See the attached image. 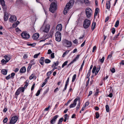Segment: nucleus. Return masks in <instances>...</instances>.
<instances>
[{
  "instance_id": "40",
  "label": "nucleus",
  "mask_w": 124,
  "mask_h": 124,
  "mask_svg": "<svg viewBox=\"0 0 124 124\" xmlns=\"http://www.w3.org/2000/svg\"><path fill=\"white\" fill-rule=\"evenodd\" d=\"M104 57L103 56L102 59H100V61L101 63H103L104 61Z\"/></svg>"
},
{
  "instance_id": "46",
  "label": "nucleus",
  "mask_w": 124,
  "mask_h": 124,
  "mask_svg": "<svg viewBox=\"0 0 124 124\" xmlns=\"http://www.w3.org/2000/svg\"><path fill=\"white\" fill-rule=\"evenodd\" d=\"M119 34H120V33H118V34L117 35H116L114 37V38H113V40H114L116 39L117 38L118 36H119Z\"/></svg>"
},
{
  "instance_id": "42",
  "label": "nucleus",
  "mask_w": 124,
  "mask_h": 124,
  "mask_svg": "<svg viewBox=\"0 0 124 124\" xmlns=\"http://www.w3.org/2000/svg\"><path fill=\"white\" fill-rule=\"evenodd\" d=\"M40 92V90H39L37 91V93L36 94V96H38L39 95Z\"/></svg>"
},
{
  "instance_id": "28",
  "label": "nucleus",
  "mask_w": 124,
  "mask_h": 124,
  "mask_svg": "<svg viewBox=\"0 0 124 124\" xmlns=\"http://www.w3.org/2000/svg\"><path fill=\"white\" fill-rule=\"evenodd\" d=\"M58 63L59 62L58 61H57L56 62H54V64L52 65V67H55V66H57L58 65Z\"/></svg>"
},
{
  "instance_id": "12",
  "label": "nucleus",
  "mask_w": 124,
  "mask_h": 124,
  "mask_svg": "<svg viewBox=\"0 0 124 124\" xmlns=\"http://www.w3.org/2000/svg\"><path fill=\"white\" fill-rule=\"evenodd\" d=\"M78 99L77 98H76L74 100L73 103L71 104L70 105V108H72L75 107L76 105V102Z\"/></svg>"
},
{
  "instance_id": "18",
  "label": "nucleus",
  "mask_w": 124,
  "mask_h": 124,
  "mask_svg": "<svg viewBox=\"0 0 124 124\" xmlns=\"http://www.w3.org/2000/svg\"><path fill=\"white\" fill-rule=\"evenodd\" d=\"M34 60H32L31 61L30 63L31 64H29V66L28 68L27 69V71H28L31 68V66L35 64V63L34 62Z\"/></svg>"
},
{
  "instance_id": "14",
  "label": "nucleus",
  "mask_w": 124,
  "mask_h": 124,
  "mask_svg": "<svg viewBox=\"0 0 124 124\" xmlns=\"http://www.w3.org/2000/svg\"><path fill=\"white\" fill-rule=\"evenodd\" d=\"M4 21H6L8 20L9 17L8 14L6 12H4Z\"/></svg>"
},
{
  "instance_id": "64",
  "label": "nucleus",
  "mask_w": 124,
  "mask_h": 124,
  "mask_svg": "<svg viewBox=\"0 0 124 124\" xmlns=\"http://www.w3.org/2000/svg\"><path fill=\"white\" fill-rule=\"evenodd\" d=\"M35 83H34L33 85H32L31 88V91H32L33 90L35 86Z\"/></svg>"
},
{
  "instance_id": "50",
  "label": "nucleus",
  "mask_w": 124,
  "mask_h": 124,
  "mask_svg": "<svg viewBox=\"0 0 124 124\" xmlns=\"http://www.w3.org/2000/svg\"><path fill=\"white\" fill-rule=\"evenodd\" d=\"M1 62L3 64H5L7 62H6V61L4 59H2Z\"/></svg>"
},
{
  "instance_id": "26",
  "label": "nucleus",
  "mask_w": 124,
  "mask_h": 124,
  "mask_svg": "<svg viewBox=\"0 0 124 124\" xmlns=\"http://www.w3.org/2000/svg\"><path fill=\"white\" fill-rule=\"evenodd\" d=\"M70 51L69 50H67L65 52H64L62 56V57H64L66 55H67L69 52Z\"/></svg>"
},
{
  "instance_id": "22",
  "label": "nucleus",
  "mask_w": 124,
  "mask_h": 124,
  "mask_svg": "<svg viewBox=\"0 0 124 124\" xmlns=\"http://www.w3.org/2000/svg\"><path fill=\"white\" fill-rule=\"evenodd\" d=\"M2 73L4 75H6L7 74V71L6 70V69H2L1 71Z\"/></svg>"
},
{
  "instance_id": "7",
  "label": "nucleus",
  "mask_w": 124,
  "mask_h": 124,
  "mask_svg": "<svg viewBox=\"0 0 124 124\" xmlns=\"http://www.w3.org/2000/svg\"><path fill=\"white\" fill-rule=\"evenodd\" d=\"M21 35L23 38L25 39H29L30 36L29 34L25 31H23L21 33Z\"/></svg>"
},
{
  "instance_id": "43",
  "label": "nucleus",
  "mask_w": 124,
  "mask_h": 124,
  "mask_svg": "<svg viewBox=\"0 0 124 124\" xmlns=\"http://www.w3.org/2000/svg\"><path fill=\"white\" fill-rule=\"evenodd\" d=\"M40 54V53H39L38 54H35L34 56H33V57L34 58H37L38 57V56Z\"/></svg>"
},
{
  "instance_id": "6",
  "label": "nucleus",
  "mask_w": 124,
  "mask_h": 124,
  "mask_svg": "<svg viewBox=\"0 0 124 124\" xmlns=\"http://www.w3.org/2000/svg\"><path fill=\"white\" fill-rule=\"evenodd\" d=\"M92 12V9L90 8H88L86 9L85 13L87 18H89L91 16Z\"/></svg>"
},
{
  "instance_id": "32",
  "label": "nucleus",
  "mask_w": 124,
  "mask_h": 124,
  "mask_svg": "<svg viewBox=\"0 0 124 124\" xmlns=\"http://www.w3.org/2000/svg\"><path fill=\"white\" fill-rule=\"evenodd\" d=\"M105 107L107 112H108L109 111V107L108 105H106Z\"/></svg>"
},
{
  "instance_id": "62",
  "label": "nucleus",
  "mask_w": 124,
  "mask_h": 124,
  "mask_svg": "<svg viewBox=\"0 0 124 124\" xmlns=\"http://www.w3.org/2000/svg\"><path fill=\"white\" fill-rule=\"evenodd\" d=\"M15 75V74L14 73H12L11 74V77L12 78H14V76Z\"/></svg>"
},
{
  "instance_id": "53",
  "label": "nucleus",
  "mask_w": 124,
  "mask_h": 124,
  "mask_svg": "<svg viewBox=\"0 0 124 124\" xmlns=\"http://www.w3.org/2000/svg\"><path fill=\"white\" fill-rule=\"evenodd\" d=\"M34 75L33 74H32L30 76L29 78V79L30 80H31L34 77Z\"/></svg>"
},
{
  "instance_id": "4",
  "label": "nucleus",
  "mask_w": 124,
  "mask_h": 124,
  "mask_svg": "<svg viewBox=\"0 0 124 124\" xmlns=\"http://www.w3.org/2000/svg\"><path fill=\"white\" fill-rule=\"evenodd\" d=\"M49 27L48 25L45 26L43 25L41 28L40 30L42 31L47 33L49 31Z\"/></svg>"
},
{
  "instance_id": "1",
  "label": "nucleus",
  "mask_w": 124,
  "mask_h": 124,
  "mask_svg": "<svg viewBox=\"0 0 124 124\" xmlns=\"http://www.w3.org/2000/svg\"><path fill=\"white\" fill-rule=\"evenodd\" d=\"M74 3V0H70L69 3H68L66 5L63 11V13L66 15L70 9V8L73 5Z\"/></svg>"
},
{
  "instance_id": "34",
  "label": "nucleus",
  "mask_w": 124,
  "mask_h": 124,
  "mask_svg": "<svg viewBox=\"0 0 124 124\" xmlns=\"http://www.w3.org/2000/svg\"><path fill=\"white\" fill-rule=\"evenodd\" d=\"M45 62L46 63H48L51 62V61L49 59H47L45 60Z\"/></svg>"
},
{
  "instance_id": "48",
  "label": "nucleus",
  "mask_w": 124,
  "mask_h": 124,
  "mask_svg": "<svg viewBox=\"0 0 124 124\" xmlns=\"http://www.w3.org/2000/svg\"><path fill=\"white\" fill-rule=\"evenodd\" d=\"M8 118L7 117L5 118L3 120V122L4 123H6L8 121Z\"/></svg>"
},
{
  "instance_id": "27",
  "label": "nucleus",
  "mask_w": 124,
  "mask_h": 124,
  "mask_svg": "<svg viewBox=\"0 0 124 124\" xmlns=\"http://www.w3.org/2000/svg\"><path fill=\"white\" fill-rule=\"evenodd\" d=\"M4 58H5L6 61V62H7L9 61L10 59L9 57L7 56H4Z\"/></svg>"
},
{
  "instance_id": "21",
  "label": "nucleus",
  "mask_w": 124,
  "mask_h": 124,
  "mask_svg": "<svg viewBox=\"0 0 124 124\" xmlns=\"http://www.w3.org/2000/svg\"><path fill=\"white\" fill-rule=\"evenodd\" d=\"M110 1H107L106 2V7L107 9H109L110 7Z\"/></svg>"
},
{
  "instance_id": "41",
  "label": "nucleus",
  "mask_w": 124,
  "mask_h": 124,
  "mask_svg": "<svg viewBox=\"0 0 124 124\" xmlns=\"http://www.w3.org/2000/svg\"><path fill=\"white\" fill-rule=\"evenodd\" d=\"M80 101H79V102L78 103V104H77V106L76 107V109L77 110L80 107Z\"/></svg>"
},
{
  "instance_id": "13",
  "label": "nucleus",
  "mask_w": 124,
  "mask_h": 124,
  "mask_svg": "<svg viewBox=\"0 0 124 124\" xmlns=\"http://www.w3.org/2000/svg\"><path fill=\"white\" fill-rule=\"evenodd\" d=\"M58 116V115H56L53 117L50 121L51 123L52 124H54L56 121V119H57Z\"/></svg>"
},
{
  "instance_id": "17",
  "label": "nucleus",
  "mask_w": 124,
  "mask_h": 124,
  "mask_svg": "<svg viewBox=\"0 0 124 124\" xmlns=\"http://www.w3.org/2000/svg\"><path fill=\"white\" fill-rule=\"evenodd\" d=\"M39 35L38 33H36L34 34L32 36V38L33 39H37L39 37Z\"/></svg>"
},
{
  "instance_id": "35",
  "label": "nucleus",
  "mask_w": 124,
  "mask_h": 124,
  "mask_svg": "<svg viewBox=\"0 0 124 124\" xmlns=\"http://www.w3.org/2000/svg\"><path fill=\"white\" fill-rule=\"evenodd\" d=\"M16 3L17 4H20L23 3V1L22 0H17Z\"/></svg>"
},
{
  "instance_id": "59",
  "label": "nucleus",
  "mask_w": 124,
  "mask_h": 124,
  "mask_svg": "<svg viewBox=\"0 0 124 124\" xmlns=\"http://www.w3.org/2000/svg\"><path fill=\"white\" fill-rule=\"evenodd\" d=\"M51 57L52 58H54V53H53L51 54Z\"/></svg>"
},
{
  "instance_id": "51",
  "label": "nucleus",
  "mask_w": 124,
  "mask_h": 124,
  "mask_svg": "<svg viewBox=\"0 0 124 124\" xmlns=\"http://www.w3.org/2000/svg\"><path fill=\"white\" fill-rule=\"evenodd\" d=\"M53 34L51 33H49V34L48 35V37H47V38H46V39L47 38H49L50 37H52V35Z\"/></svg>"
},
{
  "instance_id": "9",
  "label": "nucleus",
  "mask_w": 124,
  "mask_h": 124,
  "mask_svg": "<svg viewBox=\"0 0 124 124\" xmlns=\"http://www.w3.org/2000/svg\"><path fill=\"white\" fill-rule=\"evenodd\" d=\"M24 90V89L23 87H20L18 88L17 90L15 93V94L17 95H19L20 93V92L21 91L22 92H23Z\"/></svg>"
},
{
  "instance_id": "57",
  "label": "nucleus",
  "mask_w": 124,
  "mask_h": 124,
  "mask_svg": "<svg viewBox=\"0 0 124 124\" xmlns=\"http://www.w3.org/2000/svg\"><path fill=\"white\" fill-rule=\"evenodd\" d=\"M50 106V105H49L47 108H46L44 109V110L46 111H47L48 110Z\"/></svg>"
},
{
  "instance_id": "52",
  "label": "nucleus",
  "mask_w": 124,
  "mask_h": 124,
  "mask_svg": "<svg viewBox=\"0 0 124 124\" xmlns=\"http://www.w3.org/2000/svg\"><path fill=\"white\" fill-rule=\"evenodd\" d=\"M88 78V80L86 83V87H87V86H88V85L89 84V81H90V78Z\"/></svg>"
},
{
  "instance_id": "24",
  "label": "nucleus",
  "mask_w": 124,
  "mask_h": 124,
  "mask_svg": "<svg viewBox=\"0 0 124 124\" xmlns=\"http://www.w3.org/2000/svg\"><path fill=\"white\" fill-rule=\"evenodd\" d=\"M84 2L86 5H89L90 4V1L88 0H84Z\"/></svg>"
},
{
  "instance_id": "49",
  "label": "nucleus",
  "mask_w": 124,
  "mask_h": 124,
  "mask_svg": "<svg viewBox=\"0 0 124 124\" xmlns=\"http://www.w3.org/2000/svg\"><path fill=\"white\" fill-rule=\"evenodd\" d=\"M63 120V118L62 117L61 118L59 119L58 121V122L61 123H62V122Z\"/></svg>"
},
{
  "instance_id": "8",
  "label": "nucleus",
  "mask_w": 124,
  "mask_h": 124,
  "mask_svg": "<svg viewBox=\"0 0 124 124\" xmlns=\"http://www.w3.org/2000/svg\"><path fill=\"white\" fill-rule=\"evenodd\" d=\"M17 120L18 117L17 116H14L11 118L9 122V124H14L17 122Z\"/></svg>"
},
{
  "instance_id": "45",
  "label": "nucleus",
  "mask_w": 124,
  "mask_h": 124,
  "mask_svg": "<svg viewBox=\"0 0 124 124\" xmlns=\"http://www.w3.org/2000/svg\"><path fill=\"white\" fill-rule=\"evenodd\" d=\"M68 116V115L67 114L65 115L64 116V122H66V121Z\"/></svg>"
},
{
  "instance_id": "29",
  "label": "nucleus",
  "mask_w": 124,
  "mask_h": 124,
  "mask_svg": "<svg viewBox=\"0 0 124 124\" xmlns=\"http://www.w3.org/2000/svg\"><path fill=\"white\" fill-rule=\"evenodd\" d=\"M76 77V74H74V75L72 77V82H73L74 81Z\"/></svg>"
},
{
  "instance_id": "36",
  "label": "nucleus",
  "mask_w": 124,
  "mask_h": 124,
  "mask_svg": "<svg viewBox=\"0 0 124 124\" xmlns=\"http://www.w3.org/2000/svg\"><path fill=\"white\" fill-rule=\"evenodd\" d=\"M68 63V61H65L62 64V68H63L66 65H67V64Z\"/></svg>"
},
{
  "instance_id": "37",
  "label": "nucleus",
  "mask_w": 124,
  "mask_h": 124,
  "mask_svg": "<svg viewBox=\"0 0 124 124\" xmlns=\"http://www.w3.org/2000/svg\"><path fill=\"white\" fill-rule=\"evenodd\" d=\"M96 66H94L93 67L92 70V72L93 73H95V71L96 70Z\"/></svg>"
},
{
  "instance_id": "61",
  "label": "nucleus",
  "mask_w": 124,
  "mask_h": 124,
  "mask_svg": "<svg viewBox=\"0 0 124 124\" xmlns=\"http://www.w3.org/2000/svg\"><path fill=\"white\" fill-rule=\"evenodd\" d=\"M96 46H94L93 47V50L92 51V52H93L96 49Z\"/></svg>"
},
{
  "instance_id": "60",
  "label": "nucleus",
  "mask_w": 124,
  "mask_h": 124,
  "mask_svg": "<svg viewBox=\"0 0 124 124\" xmlns=\"http://www.w3.org/2000/svg\"><path fill=\"white\" fill-rule=\"evenodd\" d=\"M11 78V76H10V75H9L8 76L6 77L5 78L7 80H8L10 79Z\"/></svg>"
},
{
  "instance_id": "63",
  "label": "nucleus",
  "mask_w": 124,
  "mask_h": 124,
  "mask_svg": "<svg viewBox=\"0 0 124 124\" xmlns=\"http://www.w3.org/2000/svg\"><path fill=\"white\" fill-rule=\"evenodd\" d=\"M73 42L74 44H77L78 43V40L77 39H75L73 41Z\"/></svg>"
},
{
  "instance_id": "33",
  "label": "nucleus",
  "mask_w": 124,
  "mask_h": 124,
  "mask_svg": "<svg viewBox=\"0 0 124 124\" xmlns=\"http://www.w3.org/2000/svg\"><path fill=\"white\" fill-rule=\"evenodd\" d=\"M119 24V20H117L116 21V22L115 24V26L116 27H118V26Z\"/></svg>"
},
{
  "instance_id": "5",
  "label": "nucleus",
  "mask_w": 124,
  "mask_h": 124,
  "mask_svg": "<svg viewBox=\"0 0 124 124\" xmlns=\"http://www.w3.org/2000/svg\"><path fill=\"white\" fill-rule=\"evenodd\" d=\"M61 33L59 31H57L55 34V40L58 42H60L61 40Z\"/></svg>"
},
{
  "instance_id": "16",
  "label": "nucleus",
  "mask_w": 124,
  "mask_h": 124,
  "mask_svg": "<svg viewBox=\"0 0 124 124\" xmlns=\"http://www.w3.org/2000/svg\"><path fill=\"white\" fill-rule=\"evenodd\" d=\"M62 28V25L60 24H58L56 26V29L59 31H61Z\"/></svg>"
},
{
  "instance_id": "10",
  "label": "nucleus",
  "mask_w": 124,
  "mask_h": 124,
  "mask_svg": "<svg viewBox=\"0 0 124 124\" xmlns=\"http://www.w3.org/2000/svg\"><path fill=\"white\" fill-rule=\"evenodd\" d=\"M63 42L64 44L66 45L67 47H70L72 45L71 42V41H68L67 40L64 39L63 41Z\"/></svg>"
},
{
  "instance_id": "15",
  "label": "nucleus",
  "mask_w": 124,
  "mask_h": 124,
  "mask_svg": "<svg viewBox=\"0 0 124 124\" xmlns=\"http://www.w3.org/2000/svg\"><path fill=\"white\" fill-rule=\"evenodd\" d=\"M0 4L2 5L4 10H6L5 2L4 0H0Z\"/></svg>"
},
{
  "instance_id": "38",
  "label": "nucleus",
  "mask_w": 124,
  "mask_h": 124,
  "mask_svg": "<svg viewBox=\"0 0 124 124\" xmlns=\"http://www.w3.org/2000/svg\"><path fill=\"white\" fill-rule=\"evenodd\" d=\"M27 45H28L29 46H34L36 45V44L35 43H34L32 44H27Z\"/></svg>"
},
{
  "instance_id": "23",
  "label": "nucleus",
  "mask_w": 124,
  "mask_h": 124,
  "mask_svg": "<svg viewBox=\"0 0 124 124\" xmlns=\"http://www.w3.org/2000/svg\"><path fill=\"white\" fill-rule=\"evenodd\" d=\"M96 24V23L95 22H93L91 27V29L93 31L95 28Z\"/></svg>"
},
{
  "instance_id": "56",
  "label": "nucleus",
  "mask_w": 124,
  "mask_h": 124,
  "mask_svg": "<svg viewBox=\"0 0 124 124\" xmlns=\"http://www.w3.org/2000/svg\"><path fill=\"white\" fill-rule=\"evenodd\" d=\"M59 104V103L58 102H57V104H56L55 105V106L54 108L53 109V110H54L55 109H56V108H57V107H58V106Z\"/></svg>"
},
{
  "instance_id": "39",
  "label": "nucleus",
  "mask_w": 124,
  "mask_h": 124,
  "mask_svg": "<svg viewBox=\"0 0 124 124\" xmlns=\"http://www.w3.org/2000/svg\"><path fill=\"white\" fill-rule=\"evenodd\" d=\"M91 72V71L89 70L88 72L87 75V77H86L87 78H89L90 76Z\"/></svg>"
},
{
  "instance_id": "3",
  "label": "nucleus",
  "mask_w": 124,
  "mask_h": 124,
  "mask_svg": "<svg viewBox=\"0 0 124 124\" xmlns=\"http://www.w3.org/2000/svg\"><path fill=\"white\" fill-rule=\"evenodd\" d=\"M91 24V21L87 19H85L83 23V27L85 29L88 28Z\"/></svg>"
},
{
  "instance_id": "20",
  "label": "nucleus",
  "mask_w": 124,
  "mask_h": 124,
  "mask_svg": "<svg viewBox=\"0 0 124 124\" xmlns=\"http://www.w3.org/2000/svg\"><path fill=\"white\" fill-rule=\"evenodd\" d=\"M26 71V69L25 67L23 66L22 68L20 70V72L23 73H24Z\"/></svg>"
},
{
  "instance_id": "44",
  "label": "nucleus",
  "mask_w": 124,
  "mask_h": 124,
  "mask_svg": "<svg viewBox=\"0 0 124 124\" xmlns=\"http://www.w3.org/2000/svg\"><path fill=\"white\" fill-rule=\"evenodd\" d=\"M100 67L99 68L97 69L96 70V71L95 72V74L96 75L98 73V72L100 70Z\"/></svg>"
},
{
  "instance_id": "55",
  "label": "nucleus",
  "mask_w": 124,
  "mask_h": 124,
  "mask_svg": "<svg viewBox=\"0 0 124 124\" xmlns=\"http://www.w3.org/2000/svg\"><path fill=\"white\" fill-rule=\"evenodd\" d=\"M28 83H27V82H25V85L24 86L23 88H24H24H26V87H27V86H28Z\"/></svg>"
},
{
  "instance_id": "19",
  "label": "nucleus",
  "mask_w": 124,
  "mask_h": 124,
  "mask_svg": "<svg viewBox=\"0 0 124 124\" xmlns=\"http://www.w3.org/2000/svg\"><path fill=\"white\" fill-rule=\"evenodd\" d=\"M44 57H42L40 58L39 59V62L40 64L42 65H44Z\"/></svg>"
},
{
  "instance_id": "54",
  "label": "nucleus",
  "mask_w": 124,
  "mask_h": 124,
  "mask_svg": "<svg viewBox=\"0 0 124 124\" xmlns=\"http://www.w3.org/2000/svg\"><path fill=\"white\" fill-rule=\"evenodd\" d=\"M115 30L114 28H113L112 29V32L114 34L115 33Z\"/></svg>"
},
{
  "instance_id": "25",
  "label": "nucleus",
  "mask_w": 124,
  "mask_h": 124,
  "mask_svg": "<svg viewBox=\"0 0 124 124\" xmlns=\"http://www.w3.org/2000/svg\"><path fill=\"white\" fill-rule=\"evenodd\" d=\"M84 62H85V61H84V60L83 61V62L82 63V64L81 66V67H80V69H79V72H80V71H81L82 70V69H83V66L84 65Z\"/></svg>"
},
{
  "instance_id": "47",
  "label": "nucleus",
  "mask_w": 124,
  "mask_h": 124,
  "mask_svg": "<svg viewBox=\"0 0 124 124\" xmlns=\"http://www.w3.org/2000/svg\"><path fill=\"white\" fill-rule=\"evenodd\" d=\"M96 118H98L99 117V114L98 112L96 113Z\"/></svg>"
},
{
  "instance_id": "2",
  "label": "nucleus",
  "mask_w": 124,
  "mask_h": 124,
  "mask_svg": "<svg viewBox=\"0 0 124 124\" xmlns=\"http://www.w3.org/2000/svg\"><path fill=\"white\" fill-rule=\"evenodd\" d=\"M56 4L54 2L52 3L50 5L49 10L52 13L54 12L56 9Z\"/></svg>"
},
{
  "instance_id": "31",
  "label": "nucleus",
  "mask_w": 124,
  "mask_h": 124,
  "mask_svg": "<svg viewBox=\"0 0 124 124\" xmlns=\"http://www.w3.org/2000/svg\"><path fill=\"white\" fill-rule=\"evenodd\" d=\"M68 84L69 83L66 82V83L65 85V86L64 87V89H63V91H64L65 90H66V89L67 87V86Z\"/></svg>"
},
{
  "instance_id": "30",
  "label": "nucleus",
  "mask_w": 124,
  "mask_h": 124,
  "mask_svg": "<svg viewBox=\"0 0 124 124\" xmlns=\"http://www.w3.org/2000/svg\"><path fill=\"white\" fill-rule=\"evenodd\" d=\"M68 84L69 83L66 82V83L65 85V86L64 87V89H63V91H64L65 90H66V89L67 87V86Z\"/></svg>"
},
{
  "instance_id": "11",
  "label": "nucleus",
  "mask_w": 124,
  "mask_h": 124,
  "mask_svg": "<svg viewBox=\"0 0 124 124\" xmlns=\"http://www.w3.org/2000/svg\"><path fill=\"white\" fill-rule=\"evenodd\" d=\"M9 21L12 23L16 21V18L15 16H11L9 19Z\"/></svg>"
},
{
  "instance_id": "58",
  "label": "nucleus",
  "mask_w": 124,
  "mask_h": 124,
  "mask_svg": "<svg viewBox=\"0 0 124 124\" xmlns=\"http://www.w3.org/2000/svg\"><path fill=\"white\" fill-rule=\"evenodd\" d=\"M53 72L51 71L48 72L47 73V76H49Z\"/></svg>"
}]
</instances>
